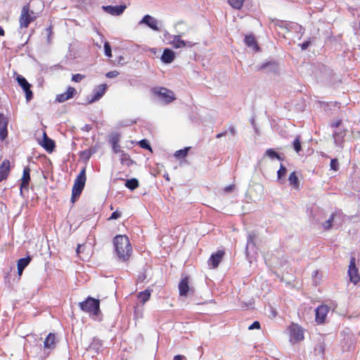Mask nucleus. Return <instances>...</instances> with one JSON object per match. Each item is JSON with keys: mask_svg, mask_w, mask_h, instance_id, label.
Returning a JSON list of instances; mask_svg holds the SVG:
<instances>
[{"mask_svg": "<svg viewBox=\"0 0 360 360\" xmlns=\"http://www.w3.org/2000/svg\"><path fill=\"white\" fill-rule=\"evenodd\" d=\"M115 250L119 259L123 262L129 260L132 253V247L126 235H117L113 239Z\"/></svg>", "mask_w": 360, "mask_h": 360, "instance_id": "obj_1", "label": "nucleus"}, {"mask_svg": "<svg viewBox=\"0 0 360 360\" xmlns=\"http://www.w3.org/2000/svg\"><path fill=\"white\" fill-rule=\"evenodd\" d=\"M85 172L86 169L84 167L80 171L79 174L75 180V183L72 189L71 196V201L72 203H74L77 200V198L79 197L80 194L82 193V191L84 189L86 181Z\"/></svg>", "mask_w": 360, "mask_h": 360, "instance_id": "obj_2", "label": "nucleus"}, {"mask_svg": "<svg viewBox=\"0 0 360 360\" xmlns=\"http://www.w3.org/2000/svg\"><path fill=\"white\" fill-rule=\"evenodd\" d=\"M37 18L36 13L30 8V5H25L21 10L19 23L20 27L27 28Z\"/></svg>", "mask_w": 360, "mask_h": 360, "instance_id": "obj_3", "label": "nucleus"}, {"mask_svg": "<svg viewBox=\"0 0 360 360\" xmlns=\"http://www.w3.org/2000/svg\"><path fill=\"white\" fill-rule=\"evenodd\" d=\"M290 341L292 343H297L304 340V329L297 323H291L288 327Z\"/></svg>", "mask_w": 360, "mask_h": 360, "instance_id": "obj_4", "label": "nucleus"}, {"mask_svg": "<svg viewBox=\"0 0 360 360\" xmlns=\"http://www.w3.org/2000/svg\"><path fill=\"white\" fill-rule=\"evenodd\" d=\"M153 93L166 104L175 100L173 91L165 87L155 88L153 89Z\"/></svg>", "mask_w": 360, "mask_h": 360, "instance_id": "obj_5", "label": "nucleus"}, {"mask_svg": "<svg viewBox=\"0 0 360 360\" xmlns=\"http://www.w3.org/2000/svg\"><path fill=\"white\" fill-rule=\"evenodd\" d=\"M347 273L350 281L354 284H356L360 281V275L356 265V259L354 257L350 258Z\"/></svg>", "mask_w": 360, "mask_h": 360, "instance_id": "obj_6", "label": "nucleus"}, {"mask_svg": "<svg viewBox=\"0 0 360 360\" xmlns=\"http://www.w3.org/2000/svg\"><path fill=\"white\" fill-rule=\"evenodd\" d=\"M16 79L18 84L22 87V90L25 93L27 101H30L33 97V93L30 89L31 84L22 75H18Z\"/></svg>", "mask_w": 360, "mask_h": 360, "instance_id": "obj_7", "label": "nucleus"}, {"mask_svg": "<svg viewBox=\"0 0 360 360\" xmlns=\"http://www.w3.org/2000/svg\"><path fill=\"white\" fill-rule=\"evenodd\" d=\"M329 311V307L327 305L321 304L316 309L315 321L318 324H322L326 319L327 314Z\"/></svg>", "mask_w": 360, "mask_h": 360, "instance_id": "obj_8", "label": "nucleus"}, {"mask_svg": "<svg viewBox=\"0 0 360 360\" xmlns=\"http://www.w3.org/2000/svg\"><path fill=\"white\" fill-rule=\"evenodd\" d=\"M30 181V169L29 167H25L23 169V174L21 178V184L20 186V195H23L25 191H28V186Z\"/></svg>", "mask_w": 360, "mask_h": 360, "instance_id": "obj_9", "label": "nucleus"}, {"mask_svg": "<svg viewBox=\"0 0 360 360\" xmlns=\"http://www.w3.org/2000/svg\"><path fill=\"white\" fill-rule=\"evenodd\" d=\"M224 255L225 251L223 250H219L217 252L212 253L207 261L208 264L211 266L212 269L217 268L222 261Z\"/></svg>", "mask_w": 360, "mask_h": 360, "instance_id": "obj_10", "label": "nucleus"}, {"mask_svg": "<svg viewBox=\"0 0 360 360\" xmlns=\"http://www.w3.org/2000/svg\"><path fill=\"white\" fill-rule=\"evenodd\" d=\"M91 316L96 321H101L103 314L100 309V300L91 297Z\"/></svg>", "mask_w": 360, "mask_h": 360, "instance_id": "obj_11", "label": "nucleus"}, {"mask_svg": "<svg viewBox=\"0 0 360 360\" xmlns=\"http://www.w3.org/2000/svg\"><path fill=\"white\" fill-rule=\"evenodd\" d=\"M127 6L125 5H120V6H103L102 7L103 10L112 15H120L123 13Z\"/></svg>", "mask_w": 360, "mask_h": 360, "instance_id": "obj_12", "label": "nucleus"}, {"mask_svg": "<svg viewBox=\"0 0 360 360\" xmlns=\"http://www.w3.org/2000/svg\"><path fill=\"white\" fill-rule=\"evenodd\" d=\"M139 24H145L154 31H160L158 21L150 15H146L139 22Z\"/></svg>", "mask_w": 360, "mask_h": 360, "instance_id": "obj_13", "label": "nucleus"}, {"mask_svg": "<svg viewBox=\"0 0 360 360\" xmlns=\"http://www.w3.org/2000/svg\"><path fill=\"white\" fill-rule=\"evenodd\" d=\"M107 89L108 85L106 84H102L96 86L91 97V103L98 101L104 95Z\"/></svg>", "mask_w": 360, "mask_h": 360, "instance_id": "obj_14", "label": "nucleus"}, {"mask_svg": "<svg viewBox=\"0 0 360 360\" xmlns=\"http://www.w3.org/2000/svg\"><path fill=\"white\" fill-rule=\"evenodd\" d=\"M181 36L178 35H174L172 37V40L171 41L170 44L172 45V46L175 49H180V48H184L186 46L191 47L193 46V44L191 42H186L184 40L181 39Z\"/></svg>", "mask_w": 360, "mask_h": 360, "instance_id": "obj_15", "label": "nucleus"}, {"mask_svg": "<svg viewBox=\"0 0 360 360\" xmlns=\"http://www.w3.org/2000/svg\"><path fill=\"white\" fill-rule=\"evenodd\" d=\"M75 94V89L74 87L69 86L65 92L57 96L56 101H58L59 103L65 102L68 99L72 98Z\"/></svg>", "mask_w": 360, "mask_h": 360, "instance_id": "obj_16", "label": "nucleus"}, {"mask_svg": "<svg viewBox=\"0 0 360 360\" xmlns=\"http://www.w3.org/2000/svg\"><path fill=\"white\" fill-rule=\"evenodd\" d=\"M8 120L4 115L0 114V140H4L8 136Z\"/></svg>", "mask_w": 360, "mask_h": 360, "instance_id": "obj_17", "label": "nucleus"}, {"mask_svg": "<svg viewBox=\"0 0 360 360\" xmlns=\"http://www.w3.org/2000/svg\"><path fill=\"white\" fill-rule=\"evenodd\" d=\"M10 169V161L6 159L1 162L0 165V182L8 177Z\"/></svg>", "mask_w": 360, "mask_h": 360, "instance_id": "obj_18", "label": "nucleus"}, {"mask_svg": "<svg viewBox=\"0 0 360 360\" xmlns=\"http://www.w3.org/2000/svg\"><path fill=\"white\" fill-rule=\"evenodd\" d=\"M179 290L180 296L186 297L188 295V293L191 290L189 287L188 277H185L181 280L179 283Z\"/></svg>", "mask_w": 360, "mask_h": 360, "instance_id": "obj_19", "label": "nucleus"}, {"mask_svg": "<svg viewBox=\"0 0 360 360\" xmlns=\"http://www.w3.org/2000/svg\"><path fill=\"white\" fill-rule=\"evenodd\" d=\"M56 345V337L53 333H49L44 341V347L45 349H53Z\"/></svg>", "mask_w": 360, "mask_h": 360, "instance_id": "obj_20", "label": "nucleus"}, {"mask_svg": "<svg viewBox=\"0 0 360 360\" xmlns=\"http://www.w3.org/2000/svg\"><path fill=\"white\" fill-rule=\"evenodd\" d=\"M175 59V54L174 52L169 49H165L163 51V53L161 56V60L165 63H171L174 61Z\"/></svg>", "mask_w": 360, "mask_h": 360, "instance_id": "obj_21", "label": "nucleus"}, {"mask_svg": "<svg viewBox=\"0 0 360 360\" xmlns=\"http://www.w3.org/2000/svg\"><path fill=\"white\" fill-rule=\"evenodd\" d=\"M41 146L47 152L51 153L55 148V142L52 139H49L45 133H44Z\"/></svg>", "mask_w": 360, "mask_h": 360, "instance_id": "obj_22", "label": "nucleus"}, {"mask_svg": "<svg viewBox=\"0 0 360 360\" xmlns=\"http://www.w3.org/2000/svg\"><path fill=\"white\" fill-rule=\"evenodd\" d=\"M119 142H120V135L119 134H113L112 136H110V143L112 145V150L115 153H119L122 151L120 146L119 145Z\"/></svg>", "mask_w": 360, "mask_h": 360, "instance_id": "obj_23", "label": "nucleus"}, {"mask_svg": "<svg viewBox=\"0 0 360 360\" xmlns=\"http://www.w3.org/2000/svg\"><path fill=\"white\" fill-rule=\"evenodd\" d=\"M32 258L30 256L26 257L21 258L18 262V275H22L23 270L25 268L30 264Z\"/></svg>", "mask_w": 360, "mask_h": 360, "instance_id": "obj_24", "label": "nucleus"}, {"mask_svg": "<svg viewBox=\"0 0 360 360\" xmlns=\"http://www.w3.org/2000/svg\"><path fill=\"white\" fill-rule=\"evenodd\" d=\"M288 181L290 185L295 188V190H300V181L297 176L296 172H292L290 174L288 177Z\"/></svg>", "mask_w": 360, "mask_h": 360, "instance_id": "obj_25", "label": "nucleus"}, {"mask_svg": "<svg viewBox=\"0 0 360 360\" xmlns=\"http://www.w3.org/2000/svg\"><path fill=\"white\" fill-rule=\"evenodd\" d=\"M244 41L248 46L252 47L257 51L259 50L257 41L252 34L246 35Z\"/></svg>", "mask_w": 360, "mask_h": 360, "instance_id": "obj_26", "label": "nucleus"}, {"mask_svg": "<svg viewBox=\"0 0 360 360\" xmlns=\"http://www.w3.org/2000/svg\"><path fill=\"white\" fill-rule=\"evenodd\" d=\"M125 186L129 190L134 191L139 186V182L138 179L132 178L126 181Z\"/></svg>", "mask_w": 360, "mask_h": 360, "instance_id": "obj_27", "label": "nucleus"}, {"mask_svg": "<svg viewBox=\"0 0 360 360\" xmlns=\"http://www.w3.org/2000/svg\"><path fill=\"white\" fill-rule=\"evenodd\" d=\"M150 297V290H148V289H146L142 292H140L138 294V298L140 300V301L143 304H144L148 300H149Z\"/></svg>", "mask_w": 360, "mask_h": 360, "instance_id": "obj_28", "label": "nucleus"}, {"mask_svg": "<svg viewBox=\"0 0 360 360\" xmlns=\"http://www.w3.org/2000/svg\"><path fill=\"white\" fill-rule=\"evenodd\" d=\"M79 307L83 311H90V295H89L84 301L79 303Z\"/></svg>", "mask_w": 360, "mask_h": 360, "instance_id": "obj_29", "label": "nucleus"}, {"mask_svg": "<svg viewBox=\"0 0 360 360\" xmlns=\"http://www.w3.org/2000/svg\"><path fill=\"white\" fill-rule=\"evenodd\" d=\"M336 213H332L328 220L323 223L322 226L324 230H329L333 226V222L335 220Z\"/></svg>", "mask_w": 360, "mask_h": 360, "instance_id": "obj_30", "label": "nucleus"}, {"mask_svg": "<svg viewBox=\"0 0 360 360\" xmlns=\"http://www.w3.org/2000/svg\"><path fill=\"white\" fill-rule=\"evenodd\" d=\"M245 0H228L229 5L235 8L240 10L244 4Z\"/></svg>", "mask_w": 360, "mask_h": 360, "instance_id": "obj_31", "label": "nucleus"}, {"mask_svg": "<svg viewBox=\"0 0 360 360\" xmlns=\"http://www.w3.org/2000/svg\"><path fill=\"white\" fill-rule=\"evenodd\" d=\"M91 346L93 347L94 349L95 350V353L98 354L103 347V343H102L101 340H100L97 338H94L91 342Z\"/></svg>", "mask_w": 360, "mask_h": 360, "instance_id": "obj_32", "label": "nucleus"}, {"mask_svg": "<svg viewBox=\"0 0 360 360\" xmlns=\"http://www.w3.org/2000/svg\"><path fill=\"white\" fill-rule=\"evenodd\" d=\"M265 155L270 158L271 159L276 158L279 160H282L280 155L278 153H276L273 148L267 149L265 152Z\"/></svg>", "mask_w": 360, "mask_h": 360, "instance_id": "obj_33", "label": "nucleus"}, {"mask_svg": "<svg viewBox=\"0 0 360 360\" xmlns=\"http://www.w3.org/2000/svg\"><path fill=\"white\" fill-rule=\"evenodd\" d=\"M190 150V147H186L184 149H181L179 150H176L174 153V156L176 158H183L186 157L188 155V150Z\"/></svg>", "mask_w": 360, "mask_h": 360, "instance_id": "obj_34", "label": "nucleus"}, {"mask_svg": "<svg viewBox=\"0 0 360 360\" xmlns=\"http://www.w3.org/2000/svg\"><path fill=\"white\" fill-rule=\"evenodd\" d=\"M293 148L295 150L299 153L300 150H302V145H301V140L300 136H297L295 139L294 140L293 143Z\"/></svg>", "mask_w": 360, "mask_h": 360, "instance_id": "obj_35", "label": "nucleus"}, {"mask_svg": "<svg viewBox=\"0 0 360 360\" xmlns=\"http://www.w3.org/2000/svg\"><path fill=\"white\" fill-rule=\"evenodd\" d=\"M287 173V169L283 165H281L279 169L277 172V178L278 181H281L282 178H283Z\"/></svg>", "mask_w": 360, "mask_h": 360, "instance_id": "obj_36", "label": "nucleus"}, {"mask_svg": "<svg viewBox=\"0 0 360 360\" xmlns=\"http://www.w3.org/2000/svg\"><path fill=\"white\" fill-rule=\"evenodd\" d=\"M139 145L142 148L147 149V150H149L150 151L152 150V148H151V147L150 146V143H149V142L146 139L141 140L139 142Z\"/></svg>", "mask_w": 360, "mask_h": 360, "instance_id": "obj_37", "label": "nucleus"}, {"mask_svg": "<svg viewBox=\"0 0 360 360\" xmlns=\"http://www.w3.org/2000/svg\"><path fill=\"white\" fill-rule=\"evenodd\" d=\"M46 33L47 34V43L51 44L52 41V35H53V28L52 26L50 25L45 30Z\"/></svg>", "mask_w": 360, "mask_h": 360, "instance_id": "obj_38", "label": "nucleus"}, {"mask_svg": "<svg viewBox=\"0 0 360 360\" xmlns=\"http://www.w3.org/2000/svg\"><path fill=\"white\" fill-rule=\"evenodd\" d=\"M104 51L106 56L109 58L112 57L111 46L108 41L104 42Z\"/></svg>", "mask_w": 360, "mask_h": 360, "instance_id": "obj_39", "label": "nucleus"}, {"mask_svg": "<svg viewBox=\"0 0 360 360\" xmlns=\"http://www.w3.org/2000/svg\"><path fill=\"white\" fill-rule=\"evenodd\" d=\"M331 169L334 171H338V162L337 159H332L330 164Z\"/></svg>", "mask_w": 360, "mask_h": 360, "instance_id": "obj_40", "label": "nucleus"}, {"mask_svg": "<svg viewBox=\"0 0 360 360\" xmlns=\"http://www.w3.org/2000/svg\"><path fill=\"white\" fill-rule=\"evenodd\" d=\"M84 78V75H81V74H76V75H72V80L75 82H79L82 81V79H83Z\"/></svg>", "mask_w": 360, "mask_h": 360, "instance_id": "obj_41", "label": "nucleus"}, {"mask_svg": "<svg viewBox=\"0 0 360 360\" xmlns=\"http://www.w3.org/2000/svg\"><path fill=\"white\" fill-rule=\"evenodd\" d=\"M268 66H272L274 69H276L278 65H277V63L276 62L270 61V62H268L266 63H264V64L262 65L260 68L261 69H264V68H266Z\"/></svg>", "mask_w": 360, "mask_h": 360, "instance_id": "obj_42", "label": "nucleus"}, {"mask_svg": "<svg viewBox=\"0 0 360 360\" xmlns=\"http://www.w3.org/2000/svg\"><path fill=\"white\" fill-rule=\"evenodd\" d=\"M121 215H122V212L118 210H116L112 213L111 216L108 218V220L117 219L120 218L121 217Z\"/></svg>", "mask_w": 360, "mask_h": 360, "instance_id": "obj_43", "label": "nucleus"}, {"mask_svg": "<svg viewBox=\"0 0 360 360\" xmlns=\"http://www.w3.org/2000/svg\"><path fill=\"white\" fill-rule=\"evenodd\" d=\"M260 328V323L257 321H254L249 327V330H254V329H259Z\"/></svg>", "mask_w": 360, "mask_h": 360, "instance_id": "obj_44", "label": "nucleus"}, {"mask_svg": "<svg viewBox=\"0 0 360 360\" xmlns=\"http://www.w3.org/2000/svg\"><path fill=\"white\" fill-rule=\"evenodd\" d=\"M118 75H119V72H117L116 70H113V71L108 72L106 74V77L108 78H114V77H116L117 76H118Z\"/></svg>", "mask_w": 360, "mask_h": 360, "instance_id": "obj_45", "label": "nucleus"}, {"mask_svg": "<svg viewBox=\"0 0 360 360\" xmlns=\"http://www.w3.org/2000/svg\"><path fill=\"white\" fill-rule=\"evenodd\" d=\"M235 186L233 184L229 185L224 188L225 193H231L234 190Z\"/></svg>", "mask_w": 360, "mask_h": 360, "instance_id": "obj_46", "label": "nucleus"}, {"mask_svg": "<svg viewBox=\"0 0 360 360\" xmlns=\"http://www.w3.org/2000/svg\"><path fill=\"white\" fill-rule=\"evenodd\" d=\"M84 245L79 244L77 245V250H76L77 254L79 255L84 250Z\"/></svg>", "mask_w": 360, "mask_h": 360, "instance_id": "obj_47", "label": "nucleus"}, {"mask_svg": "<svg viewBox=\"0 0 360 360\" xmlns=\"http://www.w3.org/2000/svg\"><path fill=\"white\" fill-rule=\"evenodd\" d=\"M229 130L230 133H231L232 135H233V136H234V135H236V128H235V127H234V126H233V125L229 126Z\"/></svg>", "mask_w": 360, "mask_h": 360, "instance_id": "obj_48", "label": "nucleus"}, {"mask_svg": "<svg viewBox=\"0 0 360 360\" xmlns=\"http://www.w3.org/2000/svg\"><path fill=\"white\" fill-rule=\"evenodd\" d=\"M186 359L185 356L178 354L174 356V360H183Z\"/></svg>", "mask_w": 360, "mask_h": 360, "instance_id": "obj_49", "label": "nucleus"}, {"mask_svg": "<svg viewBox=\"0 0 360 360\" xmlns=\"http://www.w3.org/2000/svg\"><path fill=\"white\" fill-rule=\"evenodd\" d=\"M226 134H227V131L225 130V131H222V132H221V133L217 134V136H216V137H217V139H219V138H221V137H222V136H226Z\"/></svg>", "mask_w": 360, "mask_h": 360, "instance_id": "obj_50", "label": "nucleus"}, {"mask_svg": "<svg viewBox=\"0 0 360 360\" xmlns=\"http://www.w3.org/2000/svg\"><path fill=\"white\" fill-rule=\"evenodd\" d=\"M309 41H304V42L301 45V46H302V49H307V47L309 46Z\"/></svg>", "mask_w": 360, "mask_h": 360, "instance_id": "obj_51", "label": "nucleus"}, {"mask_svg": "<svg viewBox=\"0 0 360 360\" xmlns=\"http://www.w3.org/2000/svg\"><path fill=\"white\" fill-rule=\"evenodd\" d=\"M4 30H3V28L1 27H0V36H4Z\"/></svg>", "mask_w": 360, "mask_h": 360, "instance_id": "obj_52", "label": "nucleus"}, {"mask_svg": "<svg viewBox=\"0 0 360 360\" xmlns=\"http://www.w3.org/2000/svg\"><path fill=\"white\" fill-rule=\"evenodd\" d=\"M96 45L98 47V48H101V44H98V43L96 44Z\"/></svg>", "mask_w": 360, "mask_h": 360, "instance_id": "obj_53", "label": "nucleus"}, {"mask_svg": "<svg viewBox=\"0 0 360 360\" xmlns=\"http://www.w3.org/2000/svg\"><path fill=\"white\" fill-rule=\"evenodd\" d=\"M85 152H86V153H88V152H89V153H90V149H87V150H85Z\"/></svg>", "mask_w": 360, "mask_h": 360, "instance_id": "obj_54", "label": "nucleus"}, {"mask_svg": "<svg viewBox=\"0 0 360 360\" xmlns=\"http://www.w3.org/2000/svg\"><path fill=\"white\" fill-rule=\"evenodd\" d=\"M101 42H103V37H101Z\"/></svg>", "mask_w": 360, "mask_h": 360, "instance_id": "obj_55", "label": "nucleus"}, {"mask_svg": "<svg viewBox=\"0 0 360 360\" xmlns=\"http://www.w3.org/2000/svg\"><path fill=\"white\" fill-rule=\"evenodd\" d=\"M85 127H86V128H89V125H88V124H86Z\"/></svg>", "mask_w": 360, "mask_h": 360, "instance_id": "obj_56", "label": "nucleus"}]
</instances>
